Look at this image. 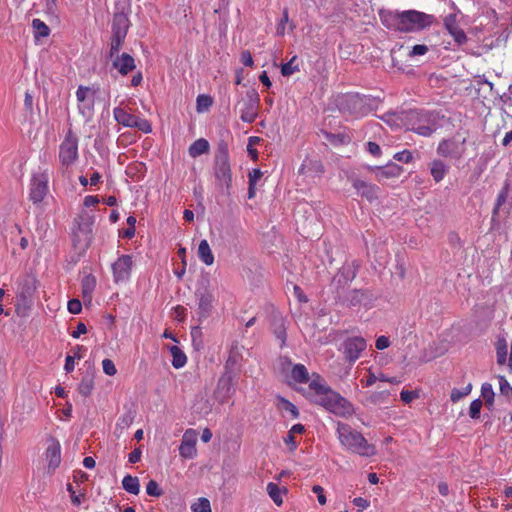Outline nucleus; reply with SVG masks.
Instances as JSON below:
<instances>
[{
  "label": "nucleus",
  "mask_w": 512,
  "mask_h": 512,
  "mask_svg": "<svg viewBox=\"0 0 512 512\" xmlns=\"http://www.w3.org/2000/svg\"><path fill=\"white\" fill-rule=\"evenodd\" d=\"M379 18L383 26L390 30L409 33L420 31L432 22V16L417 10H380Z\"/></svg>",
  "instance_id": "1"
},
{
  "label": "nucleus",
  "mask_w": 512,
  "mask_h": 512,
  "mask_svg": "<svg viewBox=\"0 0 512 512\" xmlns=\"http://www.w3.org/2000/svg\"><path fill=\"white\" fill-rule=\"evenodd\" d=\"M336 435L341 446L351 453L367 458L376 454V447L368 443L362 433L346 423L337 422Z\"/></svg>",
  "instance_id": "2"
},
{
  "label": "nucleus",
  "mask_w": 512,
  "mask_h": 512,
  "mask_svg": "<svg viewBox=\"0 0 512 512\" xmlns=\"http://www.w3.org/2000/svg\"><path fill=\"white\" fill-rule=\"evenodd\" d=\"M440 119L439 113L426 110H409L402 117L407 130L423 137H429L437 131L441 126Z\"/></svg>",
  "instance_id": "3"
},
{
  "label": "nucleus",
  "mask_w": 512,
  "mask_h": 512,
  "mask_svg": "<svg viewBox=\"0 0 512 512\" xmlns=\"http://www.w3.org/2000/svg\"><path fill=\"white\" fill-rule=\"evenodd\" d=\"M337 106L343 114L361 118L375 110L378 102L376 98L371 96L347 93L338 98Z\"/></svg>",
  "instance_id": "4"
},
{
  "label": "nucleus",
  "mask_w": 512,
  "mask_h": 512,
  "mask_svg": "<svg viewBox=\"0 0 512 512\" xmlns=\"http://www.w3.org/2000/svg\"><path fill=\"white\" fill-rule=\"evenodd\" d=\"M214 176L217 185L229 193L232 183V173L229 161V151L226 142L218 143L214 159Z\"/></svg>",
  "instance_id": "5"
},
{
  "label": "nucleus",
  "mask_w": 512,
  "mask_h": 512,
  "mask_svg": "<svg viewBox=\"0 0 512 512\" xmlns=\"http://www.w3.org/2000/svg\"><path fill=\"white\" fill-rule=\"evenodd\" d=\"M37 289V280L31 275L22 277L17 287V312L26 311L33 305L34 294Z\"/></svg>",
  "instance_id": "6"
},
{
  "label": "nucleus",
  "mask_w": 512,
  "mask_h": 512,
  "mask_svg": "<svg viewBox=\"0 0 512 512\" xmlns=\"http://www.w3.org/2000/svg\"><path fill=\"white\" fill-rule=\"evenodd\" d=\"M320 406L336 416L348 418L354 414V406L338 392L332 390L326 398L322 399Z\"/></svg>",
  "instance_id": "7"
},
{
  "label": "nucleus",
  "mask_w": 512,
  "mask_h": 512,
  "mask_svg": "<svg viewBox=\"0 0 512 512\" xmlns=\"http://www.w3.org/2000/svg\"><path fill=\"white\" fill-rule=\"evenodd\" d=\"M76 228L73 230L72 241L75 247L86 249L92 241L93 219L90 216H79L75 219Z\"/></svg>",
  "instance_id": "8"
},
{
  "label": "nucleus",
  "mask_w": 512,
  "mask_h": 512,
  "mask_svg": "<svg viewBox=\"0 0 512 512\" xmlns=\"http://www.w3.org/2000/svg\"><path fill=\"white\" fill-rule=\"evenodd\" d=\"M236 374L234 372H223L219 377L215 391V399L224 404L234 395L236 388Z\"/></svg>",
  "instance_id": "9"
},
{
  "label": "nucleus",
  "mask_w": 512,
  "mask_h": 512,
  "mask_svg": "<svg viewBox=\"0 0 512 512\" xmlns=\"http://www.w3.org/2000/svg\"><path fill=\"white\" fill-rule=\"evenodd\" d=\"M59 161L62 167H69L78 159V139L69 131L59 146Z\"/></svg>",
  "instance_id": "10"
},
{
  "label": "nucleus",
  "mask_w": 512,
  "mask_h": 512,
  "mask_svg": "<svg viewBox=\"0 0 512 512\" xmlns=\"http://www.w3.org/2000/svg\"><path fill=\"white\" fill-rule=\"evenodd\" d=\"M49 173L42 170L34 173L30 183V200L37 204L41 203L48 192Z\"/></svg>",
  "instance_id": "11"
},
{
  "label": "nucleus",
  "mask_w": 512,
  "mask_h": 512,
  "mask_svg": "<svg viewBox=\"0 0 512 512\" xmlns=\"http://www.w3.org/2000/svg\"><path fill=\"white\" fill-rule=\"evenodd\" d=\"M259 104L260 98L257 91L254 89L248 90L240 109L241 120L246 123H253L258 116Z\"/></svg>",
  "instance_id": "12"
},
{
  "label": "nucleus",
  "mask_w": 512,
  "mask_h": 512,
  "mask_svg": "<svg viewBox=\"0 0 512 512\" xmlns=\"http://www.w3.org/2000/svg\"><path fill=\"white\" fill-rule=\"evenodd\" d=\"M465 139L455 138L443 139L437 146V154L445 158L461 159L465 152Z\"/></svg>",
  "instance_id": "13"
},
{
  "label": "nucleus",
  "mask_w": 512,
  "mask_h": 512,
  "mask_svg": "<svg viewBox=\"0 0 512 512\" xmlns=\"http://www.w3.org/2000/svg\"><path fill=\"white\" fill-rule=\"evenodd\" d=\"M133 267L131 255H121L112 264L113 280L115 283H124L129 281Z\"/></svg>",
  "instance_id": "14"
},
{
  "label": "nucleus",
  "mask_w": 512,
  "mask_h": 512,
  "mask_svg": "<svg viewBox=\"0 0 512 512\" xmlns=\"http://www.w3.org/2000/svg\"><path fill=\"white\" fill-rule=\"evenodd\" d=\"M366 347V340L362 337L355 336L347 338L342 343L341 349L345 355V358L350 363H354L357 359H359L361 353L366 349Z\"/></svg>",
  "instance_id": "15"
},
{
  "label": "nucleus",
  "mask_w": 512,
  "mask_h": 512,
  "mask_svg": "<svg viewBox=\"0 0 512 512\" xmlns=\"http://www.w3.org/2000/svg\"><path fill=\"white\" fill-rule=\"evenodd\" d=\"M309 389L311 391L308 394L310 400L318 405H320L322 403V399L326 398V396L332 391V389L318 374L313 375V378L309 382Z\"/></svg>",
  "instance_id": "16"
},
{
  "label": "nucleus",
  "mask_w": 512,
  "mask_h": 512,
  "mask_svg": "<svg viewBox=\"0 0 512 512\" xmlns=\"http://www.w3.org/2000/svg\"><path fill=\"white\" fill-rule=\"evenodd\" d=\"M196 297L198 299V320L202 322L211 315L213 309L214 296L210 291L204 289L198 290L196 292Z\"/></svg>",
  "instance_id": "17"
},
{
  "label": "nucleus",
  "mask_w": 512,
  "mask_h": 512,
  "mask_svg": "<svg viewBox=\"0 0 512 512\" xmlns=\"http://www.w3.org/2000/svg\"><path fill=\"white\" fill-rule=\"evenodd\" d=\"M179 453L186 459H193L196 456V433L194 430L188 429L184 433L179 446Z\"/></svg>",
  "instance_id": "18"
},
{
  "label": "nucleus",
  "mask_w": 512,
  "mask_h": 512,
  "mask_svg": "<svg viewBox=\"0 0 512 512\" xmlns=\"http://www.w3.org/2000/svg\"><path fill=\"white\" fill-rule=\"evenodd\" d=\"M112 59V68L116 69L122 76L128 75L136 68L134 58L128 53H122Z\"/></svg>",
  "instance_id": "19"
},
{
  "label": "nucleus",
  "mask_w": 512,
  "mask_h": 512,
  "mask_svg": "<svg viewBox=\"0 0 512 512\" xmlns=\"http://www.w3.org/2000/svg\"><path fill=\"white\" fill-rule=\"evenodd\" d=\"M352 186L361 197L366 198L369 202H373L378 198L379 187L375 184L360 179H354Z\"/></svg>",
  "instance_id": "20"
},
{
  "label": "nucleus",
  "mask_w": 512,
  "mask_h": 512,
  "mask_svg": "<svg viewBox=\"0 0 512 512\" xmlns=\"http://www.w3.org/2000/svg\"><path fill=\"white\" fill-rule=\"evenodd\" d=\"M48 469L55 471L61 463V445L58 440L52 438L45 452Z\"/></svg>",
  "instance_id": "21"
},
{
  "label": "nucleus",
  "mask_w": 512,
  "mask_h": 512,
  "mask_svg": "<svg viewBox=\"0 0 512 512\" xmlns=\"http://www.w3.org/2000/svg\"><path fill=\"white\" fill-rule=\"evenodd\" d=\"M130 27L128 15L124 12H117L112 19V35L126 37Z\"/></svg>",
  "instance_id": "22"
},
{
  "label": "nucleus",
  "mask_w": 512,
  "mask_h": 512,
  "mask_svg": "<svg viewBox=\"0 0 512 512\" xmlns=\"http://www.w3.org/2000/svg\"><path fill=\"white\" fill-rule=\"evenodd\" d=\"M444 26L456 43L462 45L467 42V36L465 32L458 26L456 17L454 15L450 14L445 17Z\"/></svg>",
  "instance_id": "23"
},
{
  "label": "nucleus",
  "mask_w": 512,
  "mask_h": 512,
  "mask_svg": "<svg viewBox=\"0 0 512 512\" xmlns=\"http://www.w3.org/2000/svg\"><path fill=\"white\" fill-rule=\"evenodd\" d=\"M403 172V168L396 163H388L385 166L377 167L376 177L379 181L389 178L399 177Z\"/></svg>",
  "instance_id": "24"
},
{
  "label": "nucleus",
  "mask_w": 512,
  "mask_h": 512,
  "mask_svg": "<svg viewBox=\"0 0 512 512\" xmlns=\"http://www.w3.org/2000/svg\"><path fill=\"white\" fill-rule=\"evenodd\" d=\"M113 116H114V119L119 124L123 125L124 127H129V128L134 127V124H135V121L137 118V116L128 113L125 109H123L121 107L114 108Z\"/></svg>",
  "instance_id": "25"
},
{
  "label": "nucleus",
  "mask_w": 512,
  "mask_h": 512,
  "mask_svg": "<svg viewBox=\"0 0 512 512\" xmlns=\"http://www.w3.org/2000/svg\"><path fill=\"white\" fill-rule=\"evenodd\" d=\"M209 142L204 138L195 140L188 148V153L192 158H197L209 152Z\"/></svg>",
  "instance_id": "26"
},
{
  "label": "nucleus",
  "mask_w": 512,
  "mask_h": 512,
  "mask_svg": "<svg viewBox=\"0 0 512 512\" xmlns=\"http://www.w3.org/2000/svg\"><path fill=\"white\" fill-rule=\"evenodd\" d=\"M447 172L448 166L442 160L435 159L430 163V173L435 182L442 181Z\"/></svg>",
  "instance_id": "27"
},
{
  "label": "nucleus",
  "mask_w": 512,
  "mask_h": 512,
  "mask_svg": "<svg viewBox=\"0 0 512 512\" xmlns=\"http://www.w3.org/2000/svg\"><path fill=\"white\" fill-rule=\"evenodd\" d=\"M198 257L207 266H210L214 263V255L206 239L201 240L199 243Z\"/></svg>",
  "instance_id": "28"
},
{
  "label": "nucleus",
  "mask_w": 512,
  "mask_h": 512,
  "mask_svg": "<svg viewBox=\"0 0 512 512\" xmlns=\"http://www.w3.org/2000/svg\"><path fill=\"white\" fill-rule=\"evenodd\" d=\"M169 351L172 356V366L175 369L184 367L187 363V357L185 353L178 346H171Z\"/></svg>",
  "instance_id": "29"
},
{
  "label": "nucleus",
  "mask_w": 512,
  "mask_h": 512,
  "mask_svg": "<svg viewBox=\"0 0 512 512\" xmlns=\"http://www.w3.org/2000/svg\"><path fill=\"white\" fill-rule=\"evenodd\" d=\"M291 378L297 383H307L309 381V373L303 364H295L291 370Z\"/></svg>",
  "instance_id": "30"
},
{
  "label": "nucleus",
  "mask_w": 512,
  "mask_h": 512,
  "mask_svg": "<svg viewBox=\"0 0 512 512\" xmlns=\"http://www.w3.org/2000/svg\"><path fill=\"white\" fill-rule=\"evenodd\" d=\"M122 486L130 494L138 495L140 492V483L136 476L126 475L122 480Z\"/></svg>",
  "instance_id": "31"
},
{
  "label": "nucleus",
  "mask_w": 512,
  "mask_h": 512,
  "mask_svg": "<svg viewBox=\"0 0 512 512\" xmlns=\"http://www.w3.org/2000/svg\"><path fill=\"white\" fill-rule=\"evenodd\" d=\"M266 490H267L269 497L273 500V502L277 506H281L283 503L282 492H287V489L283 488V490H282L276 483L269 482L267 484Z\"/></svg>",
  "instance_id": "32"
},
{
  "label": "nucleus",
  "mask_w": 512,
  "mask_h": 512,
  "mask_svg": "<svg viewBox=\"0 0 512 512\" xmlns=\"http://www.w3.org/2000/svg\"><path fill=\"white\" fill-rule=\"evenodd\" d=\"M509 192H510V183H509V181H505V183H504L502 189L500 190V192L497 196V199H496L495 207H494L493 213H492L493 218H495L498 215L499 209L507 201Z\"/></svg>",
  "instance_id": "33"
},
{
  "label": "nucleus",
  "mask_w": 512,
  "mask_h": 512,
  "mask_svg": "<svg viewBox=\"0 0 512 512\" xmlns=\"http://www.w3.org/2000/svg\"><path fill=\"white\" fill-rule=\"evenodd\" d=\"M96 287V278L92 274L86 275L82 279V294L83 297H91Z\"/></svg>",
  "instance_id": "34"
},
{
  "label": "nucleus",
  "mask_w": 512,
  "mask_h": 512,
  "mask_svg": "<svg viewBox=\"0 0 512 512\" xmlns=\"http://www.w3.org/2000/svg\"><path fill=\"white\" fill-rule=\"evenodd\" d=\"M357 274V267L354 264H345L340 270L338 276L344 279L345 283L352 281Z\"/></svg>",
  "instance_id": "35"
},
{
  "label": "nucleus",
  "mask_w": 512,
  "mask_h": 512,
  "mask_svg": "<svg viewBox=\"0 0 512 512\" xmlns=\"http://www.w3.org/2000/svg\"><path fill=\"white\" fill-rule=\"evenodd\" d=\"M32 27L34 29V36L36 39L40 37H47L50 33L49 27L40 19H33Z\"/></svg>",
  "instance_id": "36"
},
{
  "label": "nucleus",
  "mask_w": 512,
  "mask_h": 512,
  "mask_svg": "<svg viewBox=\"0 0 512 512\" xmlns=\"http://www.w3.org/2000/svg\"><path fill=\"white\" fill-rule=\"evenodd\" d=\"M213 100L209 95L206 94H200L197 96L196 99V109L197 112L202 113L204 111H207L210 106L212 105Z\"/></svg>",
  "instance_id": "37"
},
{
  "label": "nucleus",
  "mask_w": 512,
  "mask_h": 512,
  "mask_svg": "<svg viewBox=\"0 0 512 512\" xmlns=\"http://www.w3.org/2000/svg\"><path fill=\"white\" fill-rule=\"evenodd\" d=\"M297 56H293L290 61L284 63L281 66V74L285 77L291 76L295 72L299 71V65L296 63Z\"/></svg>",
  "instance_id": "38"
},
{
  "label": "nucleus",
  "mask_w": 512,
  "mask_h": 512,
  "mask_svg": "<svg viewBox=\"0 0 512 512\" xmlns=\"http://www.w3.org/2000/svg\"><path fill=\"white\" fill-rule=\"evenodd\" d=\"M126 37L122 36H114L112 35L111 43H110V50H109V58H114L119 54V51L121 49V46L124 42Z\"/></svg>",
  "instance_id": "39"
},
{
  "label": "nucleus",
  "mask_w": 512,
  "mask_h": 512,
  "mask_svg": "<svg viewBox=\"0 0 512 512\" xmlns=\"http://www.w3.org/2000/svg\"><path fill=\"white\" fill-rule=\"evenodd\" d=\"M95 92L90 87L80 85L76 91L77 102H85L91 98H94Z\"/></svg>",
  "instance_id": "40"
},
{
  "label": "nucleus",
  "mask_w": 512,
  "mask_h": 512,
  "mask_svg": "<svg viewBox=\"0 0 512 512\" xmlns=\"http://www.w3.org/2000/svg\"><path fill=\"white\" fill-rule=\"evenodd\" d=\"M472 391V384L469 383L466 387H464L463 389H457V388H454L452 391H451V394H450V399L453 403H456L458 402L459 400H461L462 398H464L465 396L469 395Z\"/></svg>",
  "instance_id": "41"
},
{
  "label": "nucleus",
  "mask_w": 512,
  "mask_h": 512,
  "mask_svg": "<svg viewBox=\"0 0 512 512\" xmlns=\"http://www.w3.org/2000/svg\"><path fill=\"white\" fill-rule=\"evenodd\" d=\"M94 109V98L86 100L85 102H78V111L84 117H91Z\"/></svg>",
  "instance_id": "42"
},
{
  "label": "nucleus",
  "mask_w": 512,
  "mask_h": 512,
  "mask_svg": "<svg viewBox=\"0 0 512 512\" xmlns=\"http://www.w3.org/2000/svg\"><path fill=\"white\" fill-rule=\"evenodd\" d=\"M191 510L192 512H211L210 501L205 497L198 498L197 502L191 505Z\"/></svg>",
  "instance_id": "43"
},
{
  "label": "nucleus",
  "mask_w": 512,
  "mask_h": 512,
  "mask_svg": "<svg viewBox=\"0 0 512 512\" xmlns=\"http://www.w3.org/2000/svg\"><path fill=\"white\" fill-rule=\"evenodd\" d=\"M146 493L149 496L160 497L163 495V490L155 480H150L146 485Z\"/></svg>",
  "instance_id": "44"
},
{
  "label": "nucleus",
  "mask_w": 512,
  "mask_h": 512,
  "mask_svg": "<svg viewBox=\"0 0 512 512\" xmlns=\"http://www.w3.org/2000/svg\"><path fill=\"white\" fill-rule=\"evenodd\" d=\"M482 408V401L477 398L470 403L469 416L472 419H479Z\"/></svg>",
  "instance_id": "45"
},
{
  "label": "nucleus",
  "mask_w": 512,
  "mask_h": 512,
  "mask_svg": "<svg viewBox=\"0 0 512 512\" xmlns=\"http://www.w3.org/2000/svg\"><path fill=\"white\" fill-rule=\"evenodd\" d=\"M274 334L281 341V346H283L286 341V329L282 319L278 320V324L274 328Z\"/></svg>",
  "instance_id": "46"
},
{
  "label": "nucleus",
  "mask_w": 512,
  "mask_h": 512,
  "mask_svg": "<svg viewBox=\"0 0 512 512\" xmlns=\"http://www.w3.org/2000/svg\"><path fill=\"white\" fill-rule=\"evenodd\" d=\"M67 491L70 494V499L73 505L79 506L82 503V500L85 498V494L80 493L76 494L73 486L71 484H67Z\"/></svg>",
  "instance_id": "47"
},
{
  "label": "nucleus",
  "mask_w": 512,
  "mask_h": 512,
  "mask_svg": "<svg viewBox=\"0 0 512 512\" xmlns=\"http://www.w3.org/2000/svg\"><path fill=\"white\" fill-rule=\"evenodd\" d=\"M363 297L364 293L361 290H353L349 293L347 301L349 302V305L356 306L361 303Z\"/></svg>",
  "instance_id": "48"
},
{
  "label": "nucleus",
  "mask_w": 512,
  "mask_h": 512,
  "mask_svg": "<svg viewBox=\"0 0 512 512\" xmlns=\"http://www.w3.org/2000/svg\"><path fill=\"white\" fill-rule=\"evenodd\" d=\"M92 380L88 378L82 379V381L79 384L78 390L79 393L85 397L89 396L92 391Z\"/></svg>",
  "instance_id": "49"
},
{
  "label": "nucleus",
  "mask_w": 512,
  "mask_h": 512,
  "mask_svg": "<svg viewBox=\"0 0 512 512\" xmlns=\"http://www.w3.org/2000/svg\"><path fill=\"white\" fill-rule=\"evenodd\" d=\"M133 128H136L144 133H150L152 131V126H151L150 122L146 119L139 118V117L136 118Z\"/></svg>",
  "instance_id": "50"
},
{
  "label": "nucleus",
  "mask_w": 512,
  "mask_h": 512,
  "mask_svg": "<svg viewBox=\"0 0 512 512\" xmlns=\"http://www.w3.org/2000/svg\"><path fill=\"white\" fill-rule=\"evenodd\" d=\"M394 159L399 162L410 163L413 160V155L411 151L403 150L394 154Z\"/></svg>",
  "instance_id": "51"
},
{
  "label": "nucleus",
  "mask_w": 512,
  "mask_h": 512,
  "mask_svg": "<svg viewBox=\"0 0 512 512\" xmlns=\"http://www.w3.org/2000/svg\"><path fill=\"white\" fill-rule=\"evenodd\" d=\"M429 48L425 44H417L412 47L409 52L410 57L423 56L428 52Z\"/></svg>",
  "instance_id": "52"
},
{
  "label": "nucleus",
  "mask_w": 512,
  "mask_h": 512,
  "mask_svg": "<svg viewBox=\"0 0 512 512\" xmlns=\"http://www.w3.org/2000/svg\"><path fill=\"white\" fill-rule=\"evenodd\" d=\"M238 362V354L233 351L230 352V355L225 363L224 372H233L234 366Z\"/></svg>",
  "instance_id": "53"
},
{
  "label": "nucleus",
  "mask_w": 512,
  "mask_h": 512,
  "mask_svg": "<svg viewBox=\"0 0 512 512\" xmlns=\"http://www.w3.org/2000/svg\"><path fill=\"white\" fill-rule=\"evenodd\" d=\"M507 358V345L506 343L500 344L497 347V362L500 365H503L506 363Z\"/></svg>",
  "instance_id": "54"
},
{
  "label": "nucleus",
  "mask_w": 512,
  "mask_h": 512,
  "mask_svg": "<svg viewBox=\"0 0 512 512\" xmlns=\"http://www.w3.org/2000/svg\"><path fill=\"white\" fill-rule=\"evenodd\" d=\"M102 368H103L104 373L109 376H114L117 372L115 364L110 359H104L102 361Z\"/></svg>",
  "instance_id": "55"
},
{
  "label": "nucleus",
  "mask_w": 512,
  "mask_h": 512,
  "mask_svg": "<svg viewBox=\"0 0 512 512\" xmlns=\"http://www.w3.org/2000/svg\"><path fill=\"white\" fill-rule=\"evenodd\" d=\"M481 397L486 400L489 398H495L493 387L490 383H483L481 386Z\"/></svg>",
  "instance_id": "56"
},
{
  "label": "nucleus",
  "mask_w": 512,
  "mask_h": 512,
  "mask_svg": "<svg viewBox=\"0 0 512 512\" xmlns=\"http://www.w3.org/2000/svg\"><path fill=\"white\" fill-rule=\"evenodd\" d=\"M67 308L71 314H79L82 310V304L78 299H71L68 301Z\"/></svg>",
  "instance_id": "57"
},
{
  "label": "nucleus",
  "mask_w": 512,
  "mask_h": 512,
  "mask_svg": "<svg viewBox=\"0 0 512 512\" xmlns=\"http://www.w3.org/2000/svg\"><path fill=\"white\" fill-rule=\"evenodd\" d=\"M201 336H202V332L199 327H193L191 329V337H192L193 345L197 348H200V346L202 345Z\"/></svg>",
  "instance_id": "58"
},
{
  "label": "nucleus",
  "mask_w": 512,
  "mask_h": 512,
  "mask_svg": "<svg viewBox=\"0 0 512 512\" xmlns=\"http://www.w3.org/2000/svg\"><path fill=\"white\" fill-rule=\"evenodd\" d=\"M417 397H418V395L414 391L402 390L400 393V398L404 403H410Z\"/></svg>",
  "instance_id": "59"
},
{
  "label": "nucleus",
  "mask_w": 512,
  "mask_h": 512,
  "mask_svg": "<svg viewBox=\"0 0 512 512\" xmlns=\"http://www.w3.org/2000/svg\"><path fill=\"white\" fill-rule=\"evenodd\" d=\"M281 402L284 404V408L291 413L293 418H297L299 416V411L294 404L284 398L281 399Z\"/></svg>",
  "instance_id": "60"
},
{
  "label": "nucleus",
  "mask_w": 512,
  "mask_h": 512,
  "mask_svg": "<svg viewBox=\"0 0 512 512\" xmlns=\"http://www.w3.org/2000/svg\"><path fill=\"white\" fill-rule=\"evenodd\" d=\"M389 345H390V341H389V338L386 336H379L376 339L375 346L378 350H384V349L388 348Z\"/></svg>",
  "instance_id": "61"
},
{
  "label": "nucleus",
  "mask_w": 512,
  "mask_h": 512,
  "mask_svg": "<svg viewBox=\"0 0 512 512\" xmlns=\"http://www.w3.org/2000/svg\"><path fill=\"white\" fill-rule=\"evenodd\" d=\"M142 455V451L140 448H135L132 452L128 455V461L131 464H135L140 461Z\"/></svg>",
  "instance_id": "62"
},
{
  "label": "nucleus",
  "mask_w": 512,
  "mask_h": 512,
  "mask_svg": "<svg viewBox=\"0 0 512 512\" xmlns=\"http://www.w3.org/2000/svg\"><path fill=\"white\" fill-rule=\"evenodd\" d=\"M499 385L501 394L507 395L511 391V386L504 376H499Z\"/></svg>",
  "instance_id": "63"
},
{
  "label": "nucleus",
  "mask_w": 512,
  "mask_h": 512,
  "mask_svg": "<svg viewBox=\"0 0 512 512\" xmlns=\"http://www.w3.org/2000/svg\"><path fill=\"white\" fill-rule=\"evenodd\" d=\"M366 147H367V151L372 154L373 156H379L381 154V148L380 146L375 143V142H372V141H369L367 144H366Z\"/></svg>",
  "instance_id": "64"
}]
</instances>
